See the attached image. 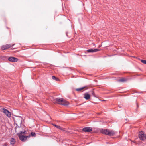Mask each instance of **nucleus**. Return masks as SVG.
Listing matches in <instances>:
<instances>
[{"label": "nucleus", "instance_id": "nucleus-1", "mask_svg": "<svg viewBox=\"0 0 146 146\" xmlns=\"http://www.w3.org/2000/svg\"><path fill=\"white\" fill-rule=\"evenodd\" d=\"M56 101L55 102L59 104L67 106L69 105V102L64 99L60 98H56L54 99Z\"/></svg>", "mask_w": 146, "mask_h": 146}, {"label": "nucleus", "instance_id": "nucleus-2", "mask_svg": "<svg viewBox=\"0 0 146 146\" xmlns=\"http://www.w3.org/2000/svg\"><path fill=\"white\" fill-rule=\"evenodd\" d=\"M25 132L26 131H21L17 134L19 139L22 141H25L27 138H29L31 136L30 135L27 136H24V135Z\"/></svg>", "mask_w": 146, "mask_h": 146}, {"label": "nucleus", "instance_id": "nucleus-3", "mask_svg": "<svg viewBox=\"0 0 146 146\" xmlns=\"http://www.w3.org/2000/svg\"><path fill=\"white\" fill-rule=\"evenodd\" d=\"M139 137L140 139L142 140H144L146 139V135L143 131L139 133Z\"/></svg>", "mask_w": 146, "mask_h": 146}, {"label": "nucleus", "instance_id": "nucleus-4", "mask_svg": "<svg viewBox=\"0 0 146 146\" xmlns=\"http://www.w3.org/2000/svg\"><path fill=\"white\" fill-rule=\"evenodd\" d=\"M15 44H14L12 45L11 44H7L5 45L2 46L1 47V49L3 50L7 49L13 46Z\"/></svg>", "mask_w": 146, "mask_h": 146}, {"label": "nucleus", "instance_id": "nucleus-5", "mask_svg": "<svg viewBox=\"0 0 146 146\" xmlns=\"http://www.w3.org/2000/svg\"><path fill=\"white\" fill-rule=\"evenodd\" d=\"M8 60L11 62H17L18 60V59L15 57H10L8 58Z\"/></svg>", "mask_w": 146, "mask_h": 146}, {"label": "nucleus", "instance_id": "nucleus-6", "mask_svg": "<svg viewBox=\"0 0 146 146\" xmlns=\"http://www.w3.org/2000/svg\"><path fill=\"white\" fill-rule=\"evenodd\" d=\"M92 128L90 127H87L83 128L82 129V131L85 132H90L92 131Z\"/></svg>", "mask_w": 146, "mask_h": 146}, {"label": "nucleus", "instance_id": "nucleus-7", "mask_svg": "<svg viewBox=\"0 0 146 146\" xmlns=\"http://www.w3.org/2000/svg\"><path fill=\"white\" fill-rule=\"evenodd\" d=\"M3 112L8 117H11V113L8 110H3Z\"/></svg>", "mask_w": 146, "mask_h": 146}, {"label": "nucleus", "instance_id": "nucleus-8", "mask_svg": "<svg viewBox=\"0 0 146 146\" xmlns=\"http://www.w3.org/2000/svg\"><path fill=\"white\" fill-rule=\"evenodd\" d=\"M100 50L98 49H89L87 50V51L88 52L93 53L98 51Z\"/></svg>", "mask_w": 146, "mask_h": 146}, {"label": "nucleus", "instance_id": "nucleus-9", "mask_svg": "<svg viewBox=\"0 0 146 146\" xmlns=\"http://www.w3.org/2000/svg\"><path fill=\"white\" fill-rule=\"evenodd\" d=\"M84 98L86 100H88L90 98V95L88 93H86L84 94Z\"/></svg>", "mask_w": 146, "mask_h": 146}, {"label": "nucleus", "instance_id": "nucleus-10", "mask_svg": "<svg viewBox=\"0 0 146 146\" xmlns=\"http://www.w3.org/2000/svg\"><path fill=\"white\" fill-rule=\"evenodd\" d=\"M115 132L113 131L108 130V135L110 136H112L115 134Z\"/></svg>", "mask_w": 146, "mask_h": 146}, {"label": "nucleus", "instance_id": "nucleus-11", "mask_svg": "<svg viewBox=\"0 0 146 146\" xmlns=\"http://www.w3.org/2000/svg\"><path fill=\"white\" fill-rule=\"evenodd\" d=\"M108 130L107 129H102L100 130V132L102 134H105L108 135Z\"/></svg>", "mask_w": 146, "mask_h": 146}, {"label": "nucleus", "instance_id": "nucleus-12", "mask_svg": "<svg viewBox=\"0 0 146 146\" xmlns=\"http://www.w3.org/2000/svg\"><path fill=\"white\" fill-rule=\"evenodd\" d=\"M15 142V140L14 139L12 138L10 141V143L11 145H13Z\"/></svg>", "mask_w": 146, "mask_h": 146}, {"label": "nucleus", "instance_id": "nucleus-13", "mask_svg": "<svg viewBox=\"0 0 146 146\" xmlns=\"http://www.w3.org/2000/svg\"><path fill=\"white\" fill-rule=\"evenodd\" d=\"M52 78L53 80H54L55 81H59V79L58 78H56L55 76H53L52 77Z\"/></svg>", "mask_w": 146, "mask_h": 146}, {"label": "nucleus", "instance_id": "nucleus-14", "mask_svg": "<svg viewBox=\"0 0 146 146\" xmlns=\"http://www.w3.org/2000/svg\"><path fill=\"white\" fill-rule=\"evenodd\" d=\"M85 88V87H82L80 88H77L76 89V90L77 91H80L82 90Z\"/></svg>", "mask_w": 146, "mask_h": 146}, {"label": "nucleus", "instance_id": "nucleus-15", "mask_svg": "<svg viewBox=\"0 0 146 146\" xmlns=\"http://www.w3.org/2000/svg\"><path fill=\"white\" fill-rule=\"evenodd\" d=\"M7 109H9V110L10 109L9 108H7L6 107L3 108V107L0 106V110H7Z\"/></svg>", "mask_w": 146, "mask_h": 146}, {"label": "nucleus", "instance_id": "nucleus-16", "mask_svg": "<svg viewBox=\"0 0 146 146\" xmlns=\"http://www.w3.org/2000/svg\"><path fill=\"white\" fill-rule=\"evenodd\" d=\"M126 80L124 78H122L119 80V81L121 82H124V81H126Z\"/></svg>", "mask_w": 146, "mask_h": 146}, {"label": "nucleus", "instance_id": "nucleus-17", "mask_svg": "<svg viewBox=\"0 0 146 146\" xmlns=\"http://www.w3.org/2000/svg\"><path fill=\"white\" fill-rule=\"evenodd\" d=\"M52 125H54V126H55L56 128H59L60 129H61V127L60 126L56 125L55 124H53Z\"/></svg>", "mask_w": 146, "mask_h": 146}, {"label": "nucleus", "instance_id": "nucleus-18", "mask_svg": "<svg viewBox=\"0 0 146 146\" xmlns=\"http://www.w3.org/2000/svg\"><path fill=\"white\" fill-rule=\"evenodd\" d=\"M141 62L142 63L145 64H146V60H141Z\"/></svg>", "mask_w": 146, "mask_h": 146}, {"label": "nucleus", "instance_id": "nucleus-19", "mask_svg": "<svg viewBox=\"0 0 146 146\" xmlns=\"http://www.w3.org/2000/svg\"><path fill=\"white\" fill-rule=\"evenodd\" d=\"M31 135L32 136H34L35 135V133L31 132Z\"/></svg>", "mask_w": 146, "mask_h": 146}, {"label": "nucleus", "instance_id": "nucleus-20", "mask_svg": "<svg viewBox=\"0 0 146 146\" xmlns=\"http://www.w3.org/2000/svg\"><path fill=\"white\" fill-rule=\"evenodd\" d=\"M92 95L94 97H95V94L94 93V92L93 91H92Z\"/></svg>", "mask_w": 146, "mask_h": 146}]
</instances>
